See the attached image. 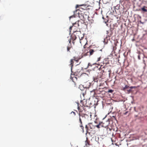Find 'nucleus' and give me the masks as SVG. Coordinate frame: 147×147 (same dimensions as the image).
Wrapping results in <instances>:
<instances>
[{
  "label": "nucleus",
  "mask_w": 147,
  "mask_h": 147,
  "mask_svg": "<svg viewBox=\"0 0 147 147\" xmlns=\"http://www.w3.org/2000/svg\"><path fill=\"white\" fill-rule=\"evenodd\" d=\"M71 113H73V114H74V115H75V114H76V113H75L74 112H73V111H72Z\"/></svg>",
  "instance_id": "obj_26"
},
{
  "label": "nucleus",
  "mask_w": 147,
  "mask_h": 147,
  "mask_svg": "<svg viewBox=\"0 0 147 147\" xmlns=\"http://www.w3.org/2000/svg\"><path fill=\"white\" fill-rule=\"evenodd\" d=\"M130 88H134V87H132H132H130Z\"/></svg>",
  "instance_id": "obj_32"
},
{
  "label": "nucleus",
  "mask_w": 147,
  "mask_h": 147,
  "mask_svg": "<svg viewBox=\"0 0 147 147\" xmlns=\"http://www.w3.org/2000/svg\"><path fill=\"white\" fill-rule=\"evenodd\" d=\"M131 91V90L130 89V90H128L129 92H129H130Z\"/></svg>",
  "instance_id": "obj_31"
},
{
  "label": "nucleus",
  "mask_w": 147,
  "mask_h": 147,
  "mask_svg": "<svg viewBox=\"0 0 147 147\" xmlns=\"http://www.w3.org/2000/svg\"><path fill=\"white\" fill-rule=\"evenodd\" d=\"M77 22L78 23V24L79 26H81L82 24V22L81 21L78 20L77 21Z\"/></svg>",
  "instance_id": "obj_16"
},
{
  "label": "nucleus",
  "mask_w": 147,
  "mask_h": 147,
  "mask_svg": "<svg viewBox=\"0 0 147 147\" xmlns=\"http://www.w3.org/2000/svg\"><path fill=\"white\" fill-rule=\"evenodd\" d=\"M129 87V86L127 85H125V87L123 88V90H125L126 89H128Z\"/></svg>",
  "instance_id": "obj_19"
},
{
  "label": "nucleus",
  "mask_w": 147,
  "mask_h": 147,
  "mask_svg": "<svg viewBox=\"0 0 147 147\" xmlns=\"http://www.w3.org/2000/svg\"><path fill=\"white\" fill-rule=\"evenodd\" d=\"M73 17H75V16H74V15H72V16H70V17H69V18H70V19H71V18H73Z\"/></svg>",
  "instance_id": "obj_25"
},
{
  "label": "nucleus",
  "mask_w": 147,
  "mask_h": 147,
  "mask_svg": "<svg viewBox=\"0 0 147 147\" xmlns=\"http://www.w3.org/2000/svg\"><path fill=\"white\" fill-rule=\"evenodd\" d=\"M98 51V49H97V48H94L93 49H90L89 52L90 55H92L94 52H95Z\"/></svg>",
  "instance_id": "obj_8"
},
{
  "label": "nucleus",
  "mask_w": 147,
  "mask_h": 147,
  "mask_svg": "<svg viewBox=\"0 0 147 147\" xmlns=\"http://www.w3.org/2000/svg\"><path fill=\"white\" fill-rule=\"evenodd\" d=\"M79 120L80 124V127L82 129V131L83 132L84 131V127L83 126L82 121H86L88 120L89 116L85 114L84 113H79Z\"/></svg>",
  "instance_id": "obj_1"
},
{
  "label": "nucleus",
  "mask_w": 147,
  "mask_h": 147,
  "mask_svg": "<svg viewBox=\"0 0 147 147\" xmlns=\"http://www.w3.org/2000/svg\"><path fill=\"white\" fill-rule=\"evenodd\" d=\"M78 17L82 20V21L83 23H84L86 19H88L89 16L86 15H84V14L82 13L81 11H78Z\"/></svg>",
  "instance_id": "obj_2"
},
{
  "label": "nucleus",
  "mask_w": 147,
  "mask_h": 147,
  "mask_svg": "<svg viewBox=\"0 0 147 147\" xmlns=\"http://www.w3.org/2000/svg\"><path fill=\"white\" fill-rule=\"evenodd\" d=\"M101 59V58L100 57H99L98 58V59L97 60V61H100V60Z\"/></svg>",
  "instance_id": "obj_23"
},
{
  "label": "nucleus",
  "mask_w": 147,
  "mask_h": 147,
  "mask_svg": "<svg viewBox=\"0 0 147 147\" xmlns=\"http://www.w3.org/2000/svg\"><path fill=\"white\" fill-rule=\"evenodd\" d=\"M72 40H74L76 39V37L75 36H71Z\"/></svg>",
  "instance_id": "obj_18"
},
{
  "label": "nucleus",
  "mask_w": 147,
  "mask_h": 147,
  "mask_svg": "<svg viewBox=\"0 0 147 147\" xmlns=\"http://www.w3.org/2000/svg\"><path fill=\"white\" fill-rule=\"evenodd\" d=\"M80 70L78 69L76 71L74 72V75H78V74H79L80 72Z\"/></svg>",
  "instance_id": "obj_14"
},
{
  "label": "nucleus",
  "mask_w": 147,
  "mask_h": 147,
  "mask_svg": "<svg viewBox=\"0 0 147 147\" xmlns=\"http://www.w3.org/2000/svg\"><path fill=\"white\" fill-rule=\"evenodd\" d=\"M85 146L86 147H90V146L91 145L90 141L88 140L87 138H86V140L85 141Z\"/></svg>",
  "instance_id": "obj_9"
},
{
  "label": "nucleus",
  "mask_w": 147,
  "mask_h": 147,
  "mask_svg": "<svg viewBox=\"0 0 147 147\" xmlns=\"http://www.w3.org/2000/svg\"><path fill=\"white\" fill-rule=\"evenodd\" d=\"M85 128L86 129V131L88 132L89 131H92V129H94V124L92 123H89L87 125L85 126Z\"/></svg>",
  "instance_id": "obj_5"
},
{
  "label": "nucleus",
  "mask_w": 147,
  "mask_h": 147,
  "mask_svg": "<svg viewBox=\"0 0 147 147\" xmlns=\"http://www.w3.org/2000/svg\"><path fill=\"white\" fill-rule=\"evenodd\" d=\"M108 71L109 72H110L111 71V70L110 69H109L108 70Z\"/></svg>",
  "instance_id": "obj_33"
},
{
  "label": "nucleus",
  "mask_w": 147,
  "mask_h": 147,
  "mask_svg": "<svg viewBox=\"0 0 147 147\" xmlns=\"http://www.w3.org/2000/svg\"><path fill=\"white\" fill-rule=\"evenodd\" d=\"M110 119H108L107 120H103L102 121L100 122L101 123L102 127L106 128L110 124Z\"/></svg>",
  "instance_id": "obj_6"
},
{
  "label": "nucleus",
  "mask_w": 147,
  "mask_h": 147,
  "mask_svg": "<svg viewBox=\"0 0 147 147\" xmlns=\"http://www.w3.org/2000/svg\"><path fill=\"white\" fill-rule=\"evenodd\" d=\"M82 40H80V43L81 44H82Z\"/></svg>",
  "instance_id": "obj_30"
},
{
  "label": "nucleus",
  "mask_w": 147,
  "mask_h": 147,
  "mask_svg": "<svg viewBox=\"0 0 147 147\" xmlns=\"http://www.w3.org/2000/svg\"><path fill=\"white\" fill-rule=\"evenodd\" d=\"M107 33H108V31H107Z\"/></svg>",
  "instance_id": "obj_37"
},
{
  "label": "nucleus",
  "mask_w": 147,
  "mask_h": 147,
  "mask_svg": "<svg viewBox=\"0 0 147 147\" xmlns=\"http://www.w3.org/2000/svg\"><path fill=\"white\" fill-rule=\"evenodd\" d=\"M79 57H73V59H73L74 61H75L77 59H78V58H79Z\"/></svg>",
  "instance_id": "obj_20"
},
{
  "label": "nucleus",
  "mask_w": 147,
  "mask_h": 147,
  "mask_svg": "<svg viewBox=\"0 0 147 147\" xmlns=\"http://www.w3.org/2000/svg\"><path fill=\"white\" fill-rule=\"evenodd\" d=\"M69 45H71V40L70 39L69 40Z\"/></svg>",
  "instance_id": "obj_27"
},
{
  "label": "nucleus",
  "mask_w": 147,
  "mask_h": 147,
  "mask_svg": "<svg viewBox=\"0 0 147 147\" xmlns=\"http://www.w3.org/2000/svg\"><path fill=\"white\" fill-rule=\"evenodd\" d=\"M113 92V90H112L111 89V90H109L108 91V92H109V93H112Z\"/></svg>",
  "instance_id": "obj_21"
},
{
  "label": "nucleus",
  "mask_w": 147,
  "mask_h": 147,
  "mask_svg": "<svg viewBox=\"0 0 147 147\" xmlns=\"http://www.w3.org/2000/svg\"><path fill=\"white\" fill-rule=\"evenodd\" d=\"M77 105V109L79 113H84L86 111V109L85 107H84L82 104H80L78 102L76 103Z\"/></svg>",
  "instance_id": "obj_3"
},
{
  "label": "nucleus",
  "mask_w": 147,
  "mask_h": 147,
  "mask_svg": "<svg viewBox=\"0 0 147 147\" xmlns=\"http://www.w3.org/2000/svg\"><path fill=\"white\" fill-rule=\"evenodd\" d=\"M138 58H139V59H140V56H139H139H138Z\"/></svg>",
  "instance_id": "obj_34"
},
{
  "label": "nucleus",
  "mask_w": 147,
  "mask_h": 147,
  "mask_svg": "<svg viewBox=\"0 0 147 147\" xmlns=\"http://www.w3.org/2000/svg\"><path fill=\"white\" fill-rule=\"evenodd\" d=\"M78 30V28H76V27H74V28H71V26L69 28V30L70 32H71V30H72V32L73 33H74L75 32L77 31V30Z\"/></svg>",
  "instance_id": "obj_10"
},
{
  "label": "nucleus",
  "mask_w": 147,
  "mask_h": 147,
  "mask_svg": "<svg viewBox=\"0 0 147 147\" xmlns=\"http://www.w3.org/2000/svg\"><path fill=\"white\" fill-rule=\"evenodd\" d=\"M143 61L144 62V63H145V61L144 60H143Z\"/></svg>",
  "instance_id": "obj_35"
},
{
  "label": "nucleus",
  "mask_w": 147,
  "mask_h": 147,
  "mask_svg": "<svg viewBox=\"0 0 147 147\" xmlns=\"http://www.w3.org/2000/svg\"><path fill=\"white\" fill-rule=\"evenodd\" d=\"M80 104L85 107H88V104L87 103V100L85 99H84L82 101H81Z\"/></svg>",
  "instance_id": "obj_7"
},
{
  "label": "nucleus",
  "mask_w": 147,
  "mask_h": 147,
  "mask_svg": "<svg viewBox=\"0 0 147 147\" xmlns=\"http://www.w3.org/2000/svg\"><path fill=\"white\" fill-rule=\"evenodd\" d=\"M74 63V61L73 59H71L70 60V64L69 65L71 67V70L72 72V67L73 66Z\"/></svg>",
  "instance_id": "obj_12"
},
{
  "label": "nucleus",
  "mask_w": 147,
  "mask_h": 147,
  "mask_svg": "<svg viewBox=\"0 0 147 147\" xmlns=\"http://www.w3.org/2000/svg\"><path fill=\"white\" fill-rule=\"evenodd\" d=\"M146 7L145 6H144L143 7H142L141 9L144 12H147V9H146Z\"/></svg>",
  "instance_id": "obj_15"
},
{
  "label": "nucleus",
  "mask_w": 147,
  "mask_h": 147,
  "mask_svg": "<svg viewBox=\"0 0 147 147\" xmlns=\"http://www.w3.org/2000/svg\"><path fill=\"white\" fill-rule=\"evenodd\" d=\"M107 68V67H105H105H104L105 69H104L103 70V71H105V69H106Z\"/></svg>",
  "instance_id": "obj_29"
},
{
  "label": "nucleus",
  "mask_w": 147,
  "mask_h": 147,
  "mask_svg": "<svg viewBox=\"0 0 147 147\" xmlns=\"http://www.w3.org/2000/svg\"><path fill=\"white\" fill-rule=\"evenodd\" d=\"M95 123H96V122L95 121Z\"/></svg>",
  "instance_id": "obj_36"
},
{
  "label": "nucleus",
  "mask_w": 147,
  "mask_h": 147,
  "mask_svg": "<svg viewBox=\"0 0 147 147\" xmlns=\"http://www.w3.org/2000/svg\"><path fill=\"white\" fill-rule=\"evenodd\" d=\"M107 130H109L110 131H111V129L110 128H107Z\"/></svg>",
  "instance_id": "obj_28"
},
{
  "label": "nucleus",
  "mask_w": 147,
  "mask_h": 147,
  "mask_svg": "<svg viewBox=\"0 0 147 147\" xmlns=\"http://www.w3.org/2000/svg\"><path fill=\"white\" fill-rule=\"evenodd\" d=\"M94 128H95V127H96L98 129H99L101 127H102L101 126V123L100 122H99V123L97 125L94 124Z\"/></svg>",
  "instance_id": "obj_11"
},
{
  "label": "nucleus",
  "mask_w": 147,
  "mask_h": 147,
  "mask_svg": "<svg viewBox=\"0 0 147 147\" xmlns=\"http://www.w3.org/2000/svg\"><path fill=\"white\" fill-rule=\"evenodd\" d=\"M80 6H82V7H81L80 8V9H77V10H76L75 11H74V13L75 14H76V13H77L78 11H81V9H83L84 10H87V7H88V6H87L86 5H84V4H82V5H76V8L77 9L78 7H79Z\"/></svg>",
  "instance_id": "obj_4"
},
{
  "label": "nucleus",
  "mask_w": 147,
  "mask_h": 147,
  "mask_svg": "<svg viewBox=\"0 0 147 147\" xmlns=\"http://www.w3.org/2000/svg\"><path fill=\"white\" fill-rule=\"evenodd\" d=\"M81 59L80 58V57H79V58H78V59H77L76 60H75V61H76L77 62H78V61H79V60Z\"/></svg>",
  "instance_id": "obj_22"
},
{
  "label": "nucleus",
  "mask_w": 147,
  "mask_h": 147,
  "mask_svg": "<svg viewBox=\"0 0 147 147\" xmlns=\"http://www.w3.org/2000/svg\"><path fill=\"white\" fill-rule=\"evenodd\" d=\"M71 48V45H69L67 47V51H69V50Z\"/></svg>",
  "instance_id": "obj_17"
},
{
  "label": "nucleus",
  "mask_w": 147,
  "mask_h": 147,
  "mask_svg": "<svg viewBox=\"0 0 147 147\" xmlns=\"http://www.w3.org/2000/svg\"><path fill=\"white\" fill-rule=\"evenodd\" d=\"M79 26L78 25L77 22H76L75 23H73V25L72 26H71V28H74V27H76V28H78V27Z\"/></svg>",
  "instance_id": "obj_13"
},
{
  "label": "nucleus",
  "mask_w": 147,
  "mask_h": 147,
  "mask_svg": "<svg viewBox=\"0 0 147 147\" xmlns=\"http://www.w3.org/2000/svg\"><path fill=\"white\" fill-rule=\"evenodd\" d=\"M92 65L90 63H89L88 64V67H89V66H90V67H92Z\"/></svg>",
  "instance_id": "obj_24"
}]
</instances>
